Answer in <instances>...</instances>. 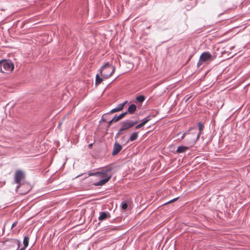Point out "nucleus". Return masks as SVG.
Returning a JSON list of instances; mask_svg holds the SVG:
<instances>
[{
	"label": "nucleus",
	"mask_w": 250,
	"mask_h": 250,
	"mask_svg": "<svg viewBox=\"0 0 250 250\" xmlns=\"http://www.w3.org/2000/svg\"><path fill=\"white\" fill-rule=\"evenodd\" d=\"M127 101H125V102H123V103L119 104L116 108H113L112 110H111L110 111V112H109V113H113L114 112H118V111H120L122 110L124 108L125 105L127 103Z\"/></svg>",
	"instance_id": "obj_10"
},
{
	"label": "nucleus",
	"mask_w": 250,
	"mask_h": 250,
	"mask_svg": "<svg viewBox=\"0 0 250 250\" xmlns=\"http://www.w3.org/2000/svg\"><path fill=\"white\" fill-rule=\"evenodd\" d=\"M136 99L138 102H139L140 103H142L144 101L145 98L144 96L140 95V96L137 97Z\"/></svg>",
	"instance_id": "obj_18"
},
{
	"label": "nucleus",
	"mask_w": 250,
	"mask_h": 250,
	"mask_svg": "<svg viewBox=\"0 0 250 250\" xmlns=\"http://www.w3.org/2000/svg\"><path fill=\"white\" fill-rule=\"evenodd\" d=\"M144 125H142V123H140L139 124V125H137L136 126H135V128L136 129H139L141 127H142V126H143Z\"/></svg>",
	"instance_id": "obj_28"
},
{
	"label": "nucleus",
	"mask_w": 250,
	"mask_h": 250,
	"mask_svg": "<svg viewBox=\"0 0 250 250\" xmlns=\"http://www.w3.org/2000/svg\"><path fill=\"white\" fill-rule=\"evenodd\" d=\"M97 173H98L97 172H95V173L89 172V173H88V175L89 176H94V175L97 176Z\"/></svg>",
	"instance_id": "obj_29"
},
{
	"label": "nucleus",
	"mask_w": 250,
	"mask_h": 250,
	"mask_svg": "<svg viewBox=\"0 0 250 250\" xmlns=\"http://www.w3.org/2000/svg\"><path fill=\"white\" fill-rule=\"evenodd\" d=\"M212 56L208 52H203L200 57V62L197 63V66H199L201 65L200 62H206L211 58Z\"/></svg>",
	"instance_id": "obj_7"
},
{
	"label": "nucleus",
	"mask_w": 250,
	"mask_h": 250,
	"mask_svg": "<svg viewBox=\"0 0 250 250\" xmlns=\"http://www.w3.org/2000/svg\"><path fill=\"white\" fill-rule=\"evenodd\" d=\"M25 174L21 170H18L16 171L14 175L15 182L18 184L17 188H19L21 186V182L24 180Z\"/></svg>",
	"instance_id": "obj_6"
},
{
	"label": "nucleus",
	"mask_w": 250,
	"mask_h": 250,
	"mask_svg": "<svg viewBox=\"0 0 250 250\" xmlns=\"http://www.w3.org/2000/svg\"><path fill=\"white\" fill-rule=\"evenodd\" d=\"M122 146L118 143L115 142L113 146V149L112 152V155H116L122 150Z\"/></svg>",
	"instance_id": "obj_9"
},
{
	"label": "nucleus",
	"mask_w": 250,
	"mask_h": 250,
	"mask_svg": "<svg viewBox=\"0 0 250 250\" xmlns=\"http://www.w3.org/2000/svg\"><path fill=\"white\" fill-rule=\"evenodd\" d=\"M128 205L126 203H122V208L124 210L126 209L127 208Z\"/></svg>",
	"instance_id": "obj_24"
},
{
	"label": "nucleus",
	"mask_w": 250,
	"mask_h": 250,
	"mask_svg": "<svg viewBox=\"0 0 250 250\" xmlns=\"http://www.w3.org/2000/svg\"><path fill=\"white\" fill-rule=\"evenodd\" d=\"M178 198H179V197H176V198H174V199H172V200H170L169 201H168V202H167V203H165V204H164V205H167V204H169V203H172V202H174V201H176Z\"/></svg>",
	"instance_id": "obj_25"
},
{
	"label": "nucleus",
	"mask_w": 250,
	"mask_h": 250,
	"mask_svg": "<svg viewBox=\"0 0 250 250\" xmlns=\"http://www.w3.org/2000/svg\"><path fill=\"white\" fill-rule=\"evenodd\" d=\"M189 149V147L188 146H179L176 152L177 153H180L185 152L186 150H188Z\"/></svg>",
	"instance_id": "obj_14"
},
{
	"label": "nucleus",
	"mask_w": 250,
	"mask_h": 250,
	"mask_svg": "<svg viewBox=\"0 0 250 250\" xmlns=\"http://www.w3.org/2000/svg\"><path fill=\"white\" fill-rule=\"evenodd\" d=\"M5 250H17L21 246V242L16 239H7L2 241Z\"/></svg>",
	"instance_id": "obj_1"
},
{
	"label": "nucleus",
	"mask_w": 250,
	"mask_h": 250,
	"mask_svg": "<svg viewBox=\"0 0 250 250\" xmlns=\"http://www.w3.org/2000/svg\"><path fill=\"white\" fill-rule=\"evenodd\" d=\"M150 120V116H148L147 117L144 118L142 122V124L143 125L146 124Z\"/></svg>",
	"instance_id": "obj_20"
},
{
	"label": "nucleus",
	"mask_w": 250,
	"mask_h": 250,
	"mask_svg": "<svg viewBox=\"0 0 250 250\" xmlns=\"http://www.w3.org/2000/svg\"><path fill=\"white\" fill-rule=\"evenodd\" d=\"M190 98H191V97H190H190H188V98L186 100V102H187L189 100V99H190Z\"/></svg>",
	"instance_id": "obj_32"
},
{
	"label": "nucleus",
	"mask_w": 250,
	"mask_h": 250,
	"mask_svg": "<svg viewBox=\"0 0 250 250\" xmlns=\"http://www.w3.org/2000/svg\"><path fill=\"white\" fill-rule=\"evenodd\" d=\"M92 146V144H89V145H88V147H89V148H90Z\"/></svg>",
	"instance_id": "obj_33"
},
{
	"label": "nucleus",
	"mask_w": 250,
	"mask_h": 250,
	"mask_svg": "<svg viewBox=\"0 0 250 250\" xmlns=\"http://www.w3.org/2000/svg\"><path fill=\"white\" fill-rule=\"evenodd\" d=\"M198 127H199V132L198 133H200V135L202 133V131H203L204 126L203 124L201 122L198 123Z\"/></svg>",
	"instance_id": "obj_19"
},
{
	"label": "nucleus",
	"mask_w": 250,
	"mask_h": 250,
	"mask_svg": "<svg viewBox=\"0 0 250 250\" xmlns=\"http://www.w3.org/2000/svg\"><path fill=\"white\" fill-rule=\"evenodd\" d=\"M114 122V120H113V119H112L111 120H110L109 122H108V126H107V127H108H108H110V125H111V124H112L113 122Z\"/></svg>",
	"instance_id": "obj_30"
},
{
	"label": "nucleus",
	"mask_w": 250,
	"mask_h": 250,
	"mask_svg": "<svg viewBox=\"0 0 250 250\" xmlns=\"http://www.w3.org/2000/svg\"><path fill=\"white\" fill-rule=\"evenodd\" d=\"M137 123L138 121L132 122L130 120H126L124 122H121V127L119 129V131L116 134L115 137V139L118 138L120 135L123 134L124 131L126 130L131 128L134 125H135Z\"/></svg>",
	"instance_id": "obj_5"
},
{
	"label": "nucleus",
	"mask_w": 250,
	"mask_h": 250,
	"mask_svg": "<svg viewBox=\"0 0 250 250\" xmlns=\"http://www.w3.org/2000/svg\"><path fill=\"white\" fill-rule=\"evenodd\" d=\"M113 120H114V122H117L120 120L118 116H115V117L113 118Z\"/></svg>",
	"instance_id": "obj_27"
},
{
	"label": "nucleus",
	"mask_w": 250,
	"mask_h": 250,
	"mask_svg": "<svg viewBox=\"0 0 250 250\" xmlns=\"http://www.w3.org/2000/svg\"><path fill=\"white\" fill-rule=\"evenodd\" d=\"M110 169H106L102 171L97 172V176L102 179L107 178L110 176V179L111 178L112 175L110 173Z\"/></svg>",
	"instance_id": "obj_8"
},
{
	"label": "nucleus",
	"mask_w": 250,
	"mask_h": 250,
	"mask_svg": "<svg viewBox=\"0 0 250 250\" xmlns=\"http://www.w3.org/2000/svg\"><path fill=\"white\" fill-rule=\"evenodd\" d=\"M108 114H109V112L103 115V116L102 117L101 122H106V120H107L106 116Z\"/></svg>",
	"instance_id": "obj_22"
},
{
	"label": "nucleus",
	"mask_w": 250,
	"mask_h": 250,
	"mask_svg": "<svg viewBox=\"0 0 250 250\" xmlns=\"http://www.w3.org/2000/svg\"><path fill=\"white\" fill-rule=\"evenodd\" d=\"M129 142L128 140L126 141L125 140V136L124 135L123 136L122 138L121 139V143L122 144H124V145L126 144V143H127L128 142Z\"/></svg>",
	"instance_id": "obj_21"
},
{
	"label": "nucleus",
	"mask_w": 250,
	"mask_h": 250,
	"mask_svg": "<svg viewBox=\"0 0 250 250\" xmlns=\"http://www.w3.org/2000/svg\"><path fill=\"white\" fill-rule=\"evenodd\" d=\"M127 114V112L125 111V112H123V113H121V114H120L118 116V117H119L120 120L121 119H122L123 118H124Z\"/></svg>",
	"instance_id": "obj_23"
},
{
	"label": "nucleus",
	"mask_w": 250,
	"mask_h": 250,
	"mask_svg": "<svg viewBox=\"0 0 250 250\" xmlns=\"http://www.w3.org/2000/svg\"><path fill=\"white\" fill-rule=\"evenodd\" d=\"M136 110V106L134 104H131L129 105L128 108L127 113H129L130 114H133L135 112Z\"/></svg>",
	"instance_id": "obj_15"
},
{
	"label": "nucleus",
	"mask_w": 250,
	"mask_h": 250,
	"mask_svg": "<svg viewBox=\"0 0 250 250\" xmlns=\"http://www.w3.org/2000/svg\"><path fill=\"white\" fill-rule=\"evenodd\" d=\"M29 240V238L27 236H24L23 241V247L21 248L20 250H24L25 249V248L28 245Z\"/></svg>",
	"instance_id": "obj_13"
},
{
	"label": "nucleus",
	"mask_w": 250,
	"mask_h": 250,
	"mask_svg": "<svg viewBox=\"0 0 250 250\" xmlns=\"http://www.w3.org/2000/svg\"><path fill=\"white\" fill-rule=\"evenodd\" d=\"M108 216L109 217L110 216L109 213L106 212H100V215L98 218V219L100 221H103L106 219Z\"/></svg>",
	"instance_id": "obj_12"
},
{
	"label": "nucleus",
	"mask_w": 250,
	"mask_h": 250,
	"mask_svg": "<svg viewBox=\"0 0 250 250\" xmlns=\"http://www.w3.org/2000/svg\"><path fill=\"white\" fill-rule=\"evenodd\" d=\"M110 180V176H109L107 178L102 179L99 182L95 183L94 185L96 186H100L104 185Z\"/></svg>",
	"instance_id": "obj_11"
},
{
	"label": "nucleus",
	"mask_w": 250,
	"mask_h": 250,
	"mask_svg": "<svg viewBox=\"0 0 250 250\" xmlns=\"http://www.w3.org/2000/svg\"><path fill=\"white\" fill-rule=\"evenodd\" d=\"M103 81V79L101 78L98 74H97L96 76V84H100Z\"/></svg>",
	"instance_id": "obj_17"
},
{
	"label": "nucleus",
	"mask_w": 250,
	"mask_h": 250,
	"mask_svg": "<svg viewBox=\"0 0 250 250\" xmlns=\"http://www.w3.org/2000/svg\"><path fill=\"white\" fill-rule=\"evenodd\" d=\"M187 134H188V131H187L186 132H185V133H184L182 137H181V138L182 139H185V140L186 139V138H187Z\"/></svg>",
	"instance_id": "obj_26"
},
{
	"label": "nucleus",
	"mask_w": 250,
	"mask_h": 250,
	"mask_svg": "<svg viewBox=\"0 0 250 250\" xmlns=\"http://www.w3.org/2000/svg\"><path fill=\"white\" fill-rule=\"evenodd\" d=\"M200 136V133L196 132V129L191 128L188 131L186 141L188 144L193 146L196 142Z\"/></svg>",
	"instance_id": "obj_3"
},
{
	"label": "nucleus",
	"mask_w": 250,
	"mask_h": 250,
	"mask_svg": "<svg viewBox=\"0 0 250 250\" xmlns=\"http://www.w3.org/2000/svg\"><path fill=\"white\" fill-rule=\"evenodd\" d=\"M138 136V132H134L130 136V138H129L128 141H135L137 139Z\"/></svg>",
	"instance_id": "obj_16"
},
{
	"label": "nucleus",
	"mask_w": 250,
	"mask_h": 250,
	"mask_svg": "<svg viewBox=\"0 0 250 250\" xmlns=\"http://www.w3.org/2000/svg\"><path fill=\"white\" fill-rule=\"evenodd\" d=\"M14 68V64L9 60H3L0 61V72L8 73L12 72Z\"/></svg>",
	"instance_id": "obj_4"
},
{
	"label": "nucleus",
	"mask_w": 250,
	"mask_h": 250,
	"mask_svg": "<svg viewBox=\"0 0 250 250\" xmlns=\"http://www.w3.org/2000/svg\"><path fill=\"white\" fill-rule=\"evenodd\" d=\"M115 70V67L111 65L109 62H106L102 66L100 69L102 76L105 79L110 77Z\"/></svg>",
	"instance_id": "obj_2"
},
{
	"label": "nucleus",
	"mask_w": 250,
	"mask_h": 250,
	"mask_svg": "<svg viewBox=\"0 0 250 250\" xmlns=\"http://www.w3.org/2000/svg\"><path fill=\"white\" fill-rule=\"evenodd\" d=\"M17 224V222H15L14 223H13V224L12 225V228L16 226Z\"/></svg>",
	"instance_id": "obj_31"
}]
</instances>
